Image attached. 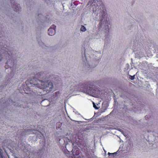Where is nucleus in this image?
I'll return each instance as SVG.
<instances>
[{"instance_id":"15","label":"nucleus","mask_w":158,"mask_h":158,"mask_svg":"<svg viewBox=\"0 0 158 158\" xmlns=\"http://www.w3.org/2000/svg\"><path fill=\"white\" fill-rule=\"evenodd\" d=\"M134 78H135V77H134V76H131V78H130V79L131 80H133L134 79Z\"/></svg>"},{"instance_id":"16","label":"nucleus","mask_w":158,"mask_h":158,"mask_svg":"<svg viewBox=\"0 0 158 158\" xmlns=\"http://www.w3.org/2000/svg\"><path fill=\"white\" fill-rule=\"evenodd\" d=\"M2 149H0V155H1V156H2Z\"/></svg>"},{"instance_id":"9","label":"nucleus","mask_w":158,"mask_h":158,"mask_svg":"<svg viewBox=\"0 0 158 158\" xmlns=\"http://www.w3.org/2000/svg\"><path fill=\"white\" fill-rule=\"evenodd\" d=\"M37 40L39 44L43 47V43L41 41V36H38L37 38Z\"/></svg>"},{"instance_id":"6","label":"nucleus","mask_w":158,"mask_h":158,"mask_svg":"<svg viewBox=\"0 0 158 158\" xmlns=\"http://www.w3.org/2000/svg\"><path fill=\"white\" fill-rule=\"evenodd\" d=\"M56 26L52 25L48 30V34L49 35L52 36L56 33L55 29Z\"/></svg>"},{"instance_id":"12","label":"nucleus","mask_w":158,"mask_h":158,"mask_svg":"<svg viewBox=\"0 0 158 158\" xmlns=\"http://www.w3.org/2000/svg\"><path fill=\"white\" fill-rule=\"evenodd\" d=\"M106 32H108L109 31V27L108 25L106 27Z\"/></svg>"},{"instance_id":"3","label":"nucleus","mask_w":158,"mask_h":158,"mask_svg":"<svg viewBox=\"0 0 158 158\" xmlns=\"http://www.w3.org/2000/svg\"><path fill=\"white\" fill-rule=\"evenodd\" d=\"M11 3L12 4V5L11 4L12 7L15 11L19 13L21 11V8L19 4L15 3L13 0Z\"/></svg>"},{"instance_id":"8","label":"nucleus","mask_w":158,"mask_h":158,"mask_svg":"<svg viewBox=\"0 0 158 158\" xmlns=\"http://www.w3.org/2000/svg\"><path fill=\"white\" fill-rule=\"evenodd\" d=\"M28 132H29V134H36V133H38V132L40 133V134L39 135H37V136L38 137H41V135H42V134L41 133H40L38 131H36V130H29L28 131Z\"/></svg>"},{"instance_id":"13","label":"nucleus","mask_w":158,"mask_h":158,"mask_svg":"<svg viewBox=\"0 0 158 158\" xmlns=\"http://www.w3.org/2000/svg\"><path fill=\"white\" fill-rule=\"evenodd\" d=\"M93 107L96 109H98L99 108L98 107H97L95 104V103L94 102H93Z\"/></svg>"},{"instance_id":"4","label":"nucleus","mask_w":158,"mask_h":158,"mask_svg":"<svg viewBox=\"0 0 158 158\" xmlns=\"http://www.w3.org/2000/svg\"><path fill=\"white\" fill-rule=\"evenodd\" d=\"M86 92L90 95L94 96L96 93V91L94 87H89L86 90Z\"/></svg>"},{"instance_id":"2","label":"nucleus","mask_w":158,"mask_h":158,"mask_svg":"<svg viewBox=\"0 0 158 158\" xmlns=\"http://www.w3.org/2000/svg\"><path fill=\"white\" fill-rule=\"evenodd\" d=\"M49 74L45 72H39L35 75V76L33 78V81H36V78L40 79L39 82L38 83H39L40 84V81L41 80L44 81H47L49 78Z\"/></svg>"},{"instance_id":"11","label":"nucleus","mask_w":158,"mask_h":158,"mask_svg":"<svg viewBox=\"0 0 158 158\" xmlns=\"http://www.w3.org/2000/svg\"><path fill=\"white\" fill-rule=\"evenodd\" d=\"M73 157L74 158H81V157H80V156L79 155V154H78L77 155H75L74 154H73Z\"/></svg>"},{"instance_id":"7","label":"nucleus","mask_w":158,"mask_h":158,"mask_svg":"<svg viewBox=\"0 0 158 158\" xmlns=\"http://www.w3.org/2000/svg\"><path fill=\"white\" fill-rule=\"evenodd\" d=\"M98 10H97V12H99V13L101 14H100V15H101L103 16L105 15V11L103 7L102 6H100L98 7Z\"/></svg>"},{"instance_id":"17","label":"nucleus","mask_w":158,"mask_h":158,"mask_svg":"<svg viewBox=\"0 0 158 158\" xmlns=\"http://www.w3.org/2000/svg\"><path fill=\"white\" fill-rule=\"evenodd\" d=\"M12 2H13V1L10 2V5H9V6H10V5H11V6H12V5H11L12 4L11 3Z\"/></svg>"},{"instance_id":"14","label":"nucleus","mask_w":158,"mask_h":158,"mask_svg":"<svg viewBox=\"0 0 158 158\" xmlns=\"http://www.w3.org/2000/svg\"><path fill=\"white\" fill-rule=\"evenodd\" d=\"M117 154V152H114V153H110V152L108 153V155L109 156H110V155H116Z\"/></svg>"},{"instance_id":"1","label":"nucleus","mask_w":158,"mask_h":158,"mask_svg":"<svg viewBox=\"0 0 158 158\" xmlns=\"http://www.w3.org/2000/svg\"><path fill=\"white\" fill-rule=\"evenodd\" d=\"M47 81H44L41 80L40 81V84L39 83H34V85L35 86H33L31 89H33L34 87H37L40 89H45L48 92H50L52 90L53 88V85L52 82Z\"/></svg>"},{"instance_id":"10","label":"nucleus","mask_w":158,"mask_h":158,"mask_svg":"<svg viewBox=\"0 0 158 158\" xmlns=\"http://www.w3.org/2000/svg\"><path fill=\"white\" fill-rule=\"evenodd\" d=\"M80 30L82 32H85L86 31V28L83 25H81L80 29Z\"/></svg>"},{"instance_id":"5","label":"nucleus","mask_w":158,"mask_h":158,"mask_svg":"<svg viewBox=\"0 0 158 158\" xmlns=\"http://www.w3.org/2000/svg\"><path fill=\"white\" fill-rule=\"evenodd\" d=\"M70 93L72 92L77 91L78 90L77 86L75 83H73L68 86Z\"/></svg>"}]
</instances>
